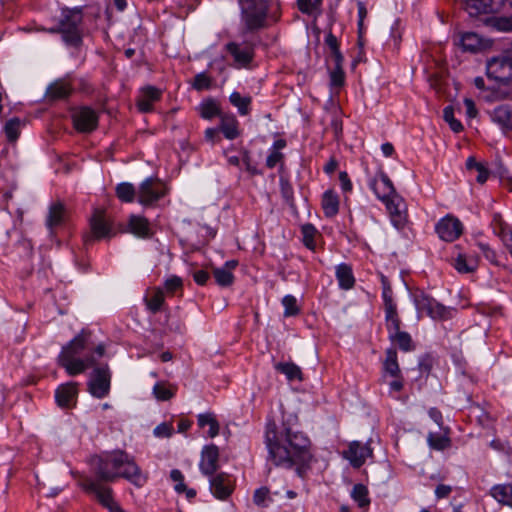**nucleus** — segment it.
I'll list each match as a JSON object with an SVG mask.
<instances>
[{"instance_id":"f257e3e1","label":"nucleus","mask_w":512,"mask_h":512,"mask_svg":"<svg viewBox=\"0 0 512 512\" xmlns=\"http://www.w3.org/2000/svg\"><path fill=\"white\" fill-rule=\"evenodd\" d=\"M265 444L268 449V459L277 467L295 468L300 478H305L311 469L313 455L310 451V439L302 432L284 427L277 431L274 421L266 424Z\"/></svg>"},{"instance_id":"f03ea898","label":"nucleus","mask_w":512,"mask_h":512,"mask_svg":"<svg viewBox=\"0 0 512 512\" xmlns=\"http://www.w3.org/2000/svg\"><path fill=\"white\" fill-rule=\"evenodd\" d=\"M90 465L96 477L104 482L124 478L133 485L142 487L148 479L136 464L134 457L120 449L92 456Z\"/></svg>"},{"instance_id":"7ed1b4c3","label":"nucleus","mask_w":512,"mask_h":512,"mask_svg":"<svg viewBox=\"0 0 512 512\" xmlns=\"http://www.w3.org/2000/svg\"><path fill=\"white\" fill-rule=\"evenodd\" d=\"M83 22V8H63L57 28L50 29L51 33H60L66 45L79 47L82 44L81 24Z\"/></svg>"},{"instance_id":"20e7f679","label":"nucleus","mask_w":512,"mask_h":512,"mask_svg":"<svg viewBox=\"0 0 512 512\" xmlns=\"http://www.w3.org/2000/svg\"><path fill=\"white\" fill-rule=\"evenodd\" d=\"M243 19L251 31L258 30L265 25L268 12L266 0H240Z\"/></svg>"},{"instance_id":"39448f33","label":"nucleus","mask_w":512,"mask_h":512,"mask_svg":"<svg viewBox=\"0 0 512 512\" xmlns=\"http://www.w3.org/2000/svg\"><path fill=\"white\" fill-rule=\"evenodd\" d=\"M414 301L419 312H425L434 320L451 319L456 312L455 309L444 306L424 292L415 294Z\"/></svg>"},{"instance_id":"423d86ee","label":"nucleus","mask_w":512,"mask_h":512,"mask_svg":"<svg viewBox=\"0 0 512 512\" xmlns=\"http://www.w3.org/2000/svg\"><path fill=\"white\" fill-rule=\"evenodd\" d=\"M90 233L83 236V241L86 246L91 244L94 240H101L109 238L113 235L112 223L109 220L106 212L102 209H95L89 222Z\"/></svg>"},{"instance_id":"0eeeda50","label":"nucleus","mask_w":512,"mask_h":512,"mask_svg":"<svg viewBox=\"0 0 512 512\" xmlns=\"http://www.w3.org/2000/svg\"><path fill=\"white\" fill-rule=\"evenodd\" d=\"M385 326L388 332L389 341L396 345L403 352H410L415 349L411 335L401 330V319L398 315L385 317Z\"/></svg>"},{"instance_id":"6e6552de","label":"nucleus","mask_w":512,"mask_h":512,"mask_svg":"<svg viewBox=\"0 0 512 512\" xmlns=\"http://www.w3.org/2000/svg\"><path fill=\"white\" fill-rule=\"evenodd\" d=\"M486 75L499 84H509L512 81V57L502 54L489 59Z\"/></svg>"},{"instance_id":"1a4fd4ad","label":"nucleus","mask_w":512,"mask_h":512,"mask_svg":"<svg viewBox=\"0 0 512 512\" xmlns=\"http://www.w3.org/2000/svg\"><path fill=\"white\" fill-rule=\"evenodd\" d=\"M102 482L98 478L94 480L90 477H82L79 485L87 494L93 495L103 507L109 509L117 502L113 498L112 488Z\"/></svg>"},{"instance_id":"9d476101","label":"nucleus","mask_w":512,"mask_h":512,"mask_svg":"<svg viewBox=\"0 0 512 512\" xmlns=\"http://www.w3.org/2000/svg\"><path fill=\"white\" fill-rule=\"evenodd\" d=\"M167 194L165 184L158 178L148 177L140 185L137 191L138 202L143 206H151Z\"/></svg>"},{"instance_id":"9b49d317","label":"nucleus","mask_w":512,"mask_h":512,"mask_svg":"<svg viewBox=\"0 0 512 512\" xmlns=\"http://www.w3.org/2000/svg\"><path fill=\"white\" fill-rule=\"evenodd\" d=\"M87 386L89 393L97 399L108 396L111 386V372L107 364L93 369Z\"/></svg>"},{"instance_id":"f8f14e48","label":"nucleus","mask_w":512,"mask_h":512,"mask_svg":"<svg viewBox=\"0 0 512 512\" xmlns=\"http://www.w3.org/2000/svg\"><path fill=\"white\" fill-rule=\"evenodd\" d=\"M383 378L386 375L393 378L389 382L391 391L400 392L404 387V379L398 363V355L395 347H390L385 352V359L382 363Z\"/></svg>"},{"instance_id":"ddd939ff","label":"nucleus","mask_w":512,"mask_h":512,"mask_svg":"<svg viewBox=\"0 0 512 512\" xmlns=\"http://www.w3.org/2000/svg\"><path fill=\"white\" fill-rule=\"evenodd\" d=\"M435 231L441 240L453 242L462 235L463 225L457 217L448 214L437 222Z\"/></svg>"},{"instance_id":"4468645a","label":"nucleus","mask_w":512,"mask_h":512,"mask_svg":"<svg viewBox=\"0 0 512 512\" xmlns=\"http://www.w3.org/2000/svg\"><path fill=\"white\" fill-rule=\"evenodd\" d=\"M74 128L81 133H91L98 127L99 116L95 110L83 106L72 114Z\"/></svg>"},{"instance_id":"2eb2a0df","label":"nucleus","mask_w":512,"mask_h":512,"mask_svg":"<svg viewBox=\"0 0 512 512\" xmlns=\"http://www.w3.org/2000/svg\"><path fill=\"white\" fill-rule=\"evenodd\" d=\"M369 187L382 202L398 195L391 179L382 170H380L375 177L370 180Z\"/></svg>"},{"instance_id":"dca6fc26","label":"nucleus","mask_w":512,"mask_h":512,"mask_svg":"<svg viewBox=\"0 0 512 512\" xmlns=\"http://www.w3.org/2000/svg\"><path fill=\"white\" fill-rule=\"evenodd\" d=\"M373 450L369 443H361L353 441L349 444L348 449L343 452L344 458L349 460L354 468H360L367 458L372 457Z\"/></svg>"},{"instance_id":"f3484780","label":"nucleus","mask_w":512,"mask_h":512,"mask_svg":"<svg viewBox=\"0 0 512 512\" xmlns=\"http://www.w3.org/2000/svg\"><path fill=\"white\" fill-rule=\"evenodd\" d=\"M96 363L97 358L93 355H86L84 358L58 356V364L63 367L70 376L81 374L87 368L96 365Z\"/></svg>"},{"instance_id":"a211bd4d","label":"nucleus","mask_w":512,"mask_h":512,"mask_svg":"<svg viewBox=\"0 0 512 512\" xmlns=\"http://www.w3.org/2000/svg\"><path fill=\"white\" fill-rule=\"evenodd\" d=\"M383 203L390 214L392 224L398 230L403 229L408 222V215L402 197L397 195Z\"/></svg>"},{"instance_id":"6ab92c4d","label":"nucleus","mask_w":512,"mask_h":512,"mask_svg":"<svg viewBox=\"0 0 512 512\" xmlns=\"http://www.w3.org/2000/svg\"><path fill=\"white\" fill-rule=\"evenodd\" d=\"M461 46L462 50L470 53H479L490 48L492 43L490 40L483 38L475 32H464L459 34L456 42Z\"/></svg>"},{"instance_id":"aec40b11","label":"nucleus","mask_w":512,"mask_h":512,"mask_svg":"<svg viewBox=\"0 0 512 512\" xmlns=\"http://www.w3.org/2000/svg\"><path fill=\"white\" fill-rule=\"evenodd\" d=\"M227 52L241 67H247L254 59V45L249 42H229L226 45Z\"/></svg>"},{"instance_id":"412c9836","label":"nucleus","mask_w":512,"mask_h":512,"mask_svg":"<svg viewBox=\"0 0 512 512\" xmlns=\"http://www.w3.org/2000/svg\"><path fill=\"white\" fill-rule=\"evenodd\" d=\"M210 490L220 500L227 499L234 490L233 480L227 473L221 472L210 476Z\"/></svg>"},{"instance_id":"4be33fe9","label":"nucleus","mask_w":512,"mask_h":512,"mask_svg":"<svg viewBox=\"0 0 512 512\" xmlns=\"http://www.w3.org/2000/svg\"><path fill=\"white\" fill-rule=\"evenodd\" d=\"M219 449L216 445L205 446L201 453L200 471L206 476H212L219 467Z\"/></svg>"},{"instance_id":"5701e85b","label":"nucleus","mask_w":512,"mask_h":512,"mask_svg":"<svg viewBox=\"0 0 512 512\" xmlns=\"http://www.w3.org/2000/svg\"><path fill=\"white\" fill-rule=\"evenodd\" d=\"M90 336L91 333L89 331L82 330L62 348L59 356L79 358L78 356L88 349Z\"/></svg>"},{"instance_id":"b1692460","label":"nucleus","mask_w":512,"mask_h":512,"mask_svg":"<svg viewBox=\"0 0 512 512\" xmlns=\"http://www.w3.org/2000/svg\"><path fill=\"white\" fill-rule=\"evenodd\" d=\"M73 92V83L69 76L60 78L51 83L46 90V97L49 100H63L67 99Z\"/></svg>"},{"instance_id":"393cba45","label":"nucleus","mask_w":512,"mask_h":512,"mask_svg":"<svg viewBox=\"0 0 512 512\" xmlns=\"http://www.w3.org/2000/svg\"><path fill=\"white\" fill-rule=\"evenodd\" d=\"M77 395L78 384L76 382L62 384L55 391L56 403L62 408H70L76 404Z\"/></svg>"},{"instance_id":"a878e982","label":"nucleus","mask_w":512,"mask_h":512,"mask_svg":"<svg viewBox=\"0 0 512 512\" xmlns=\"http://www.w3.org/2000/svg\"><path fill=\"white\" fill-rule=\"evenodd\" d=\"M142 94L137 100L139 111L148 113L153 110V104L162 97V91L154 86H146L142 89Z\"/></svg>"},{"instance_id":"bb28decb","label":"nucleus","mask_w":512,"mask_h":512,"mask_svg":"<svg viewBox=\"0 0 512 512\" xmlns=\"http://www.w3.org/2000/svg\"><path fill=\"white\" fill-rule=\"evenodd\" d=\"M68 219L66 207L61 202L52 203L46 218V226L52 231L55 227L63 225Z\"/></svg>"},{"instance_id":"cd10ccee","label":"nucleus","mask_w":512,"mask_h":512,"mask_svg":"<svg viewBox=\"0 0 512 512\" xmlns=\"http://www.w3.org/2000/svg\"><path fill=\"white\" fill-rule=\"evenodd\" d=\"M238 261H226L222 267L213 269V276L216 283L222 287H228L234 282V275L232 271L237 267Z\"/></svg>"},{"instance_id":"c85d7f7f","label":"nucleus","mask_w":512,"mask_h":512,"mask_svg":"<svg viewBox=\"0 0 512 512\" xmlns=\"http://www.w3.org/2000/svg\"><path fill=\"white\" fill-rule=\"evenodd\" d=\"M380 280L382 285V299L384 304L385 317L398 315L397 305L393 299V290L390 281L383 274H381Z\"/></svg>"},{"instance_id":"c756f323","label":"nucleus","mask_w":512,"mask_h":512,"mask_svg":"<svg viewBox=\"0 0 512 512\" xmlns=\"http://www.w3.org/2000/svg\"><path fill=\"white\" fill-rule=\"evenodd\" d=\"M129 231L139 238H150L153 233L147 218L131 215L128 221Z\"/></svg>"},{"instance_id":"7c9ffc66","label":"nucleus","mask_w":512,"mask_h":512,"mask_svg":"<svg viewBox=\"0 0 512 512\" xmlns=\"http://www.w3.org/2000/svg\"><path fill=\"white\" fill-rule=\"evenodd\" d=\"M339 197L337 193L329 189L322 195L321 206L325 217L332 218L339 212Z\"/></svg>"},{"instance_id":"2f4dec72","label":"nucleus","mask_w":512,"mask_h":512,"mask_svg":"<svg viewBox=\"0 0 512 512\" xmlns=\"http://www.w3.org/2000/svg\"><path fill=\"white\" fill-rule=\"evenodd\" d=\"M336 278L339 287L343 290L352 289L355 285V277L353 275L352 267L346 263H341L336 266Z\"/></svg>"},{"instance_id":"473e14b6","label":"nucleus","mask_w":512,"mask_h":512,"mask_svg":"<svg viewBox=\"0 0 512 512\" xmlns=\"http://www.w3.org/2000/svg\"><path fill=\"white\" fill-rule=\"evenodd\" d=\"M219 131L229 140L237 138L240 134L237 118L234 115H223L221 117Z\"/></svg>"},{"instance_id":"72a5a7b5","label":"nucleus","mask_w":512,"mask_h":512,"mask_svg":"<svg viewBox=\"0 0 512 512\" xmlns=\"http://www.w3.org/2000/svg\"><path fill=\"white\" fill-rule=\"evenodd\" d=\"M229 101L232 106L237 108L241 116H247L251 112L252 97L242 96L238 91H233L229 96Z\"/></svg>"},{"instance_id":"f704fd0d","label":"nucleus","mask_w":512,"mask_h":512,"mask_svg":"<svg viewBox=\"0 0 512 512\" xmlns=\"http://www.w3.org/2000/svg\"><path fill=\"white\" fill-rule=\"evenodd\" d=\"M490 494L499 503L512 507V484L494 485Z\"/></svg>"},{"instance_id":"c9c22d12","label":"nucleus","mask_w":512,"mask_h":512,"mask_svg":"<svg viewBox=\"0 0 512 512\" xmlns=\"http://www.w3.org/2000/svg\"><path fill=\"white\" fill-rule=\"evenodd\" d=\"M465 9L471 16L486 14L493 10V0H466Z\"/></svg>"},{"instance_id":"e433bc0d","label":"nucleus","mask_w":512,"mask_h":512,"mask_svg":"<svg viewBox=\"0 0 512 512\" xmlns=\"http://www.w3.org/2000/svg\"><path fill=\"white\" fill-rule=\"evenodd\" d=\"M287 142L285 139H278L273 143L270 154L266 159V166L273 169L277 164L283 163L284 154L280 151L285 148Z\"/></svg>"},{"instance_id":"4c0bfd02","label":"nucleus","mask_w":512,"mask_h":512,"mask_svg":"<svg viewBox=\"0 0 512 512\" xmlns=\"http://www.w3.org/2000/svg\"><path fill=\"white\" fill-rule=\"evenodd\" d=\"M144 301L147 306V309L150 312H152L154 314L159 312L164 304V301H165L163 290L161 288L153 289L151 291L150 296H146Z\"/></svg>"},{"instance_id":"58836bf2","label":"nucleus","mask_w":512,"mask_h":512,"mask_svg":"<svg viewBox=\"0 0 512 512\" xmlns=\"http://www.w3.org/2000/svg\"><path fill=\"white\" fill-rule=\"evenodd\" d=\"M198 425L200 428L209 427L208 436L210 438H214L219 434L220 425L213 413L199 414Z\"/></svg>"},{"instance_id":"ea45409f","label":"nucleus","mask_w":512,"mask_h":512,"mask_svg":"<svg viewBox=\"0 0 512 512\" xmlns=\"http://www.w3.org/2000/svg\"><path fill=\"white\" fill-rule=\"evenodd\" d=\"M115 194L120 201L131 203L135 200L137 191L133 184L129 182H122L116 186Z\"/></svg>"},{"instance_id":"a19ab883","label":"nucleus","mask_w":512,"mask_h":512,"mask_svg":"<svg viewBox=\"0 0 512 512\" xmlns=\"http://www.w3.org/2000/svg\"><path fill=\"white\" fill-rule=\"evenodd\" d=\"M276 371L284 374L289 381L302 380V371L299 366L292 362L277 363L275 365Z\"/></svg>"},{"instance_id":"79ce46f5","label":"nucleus","mask_w":512,"mask_h":512,"mask_svg":"<svg viewBox=\"0 0 512 512\" xmlns=\"http://www.w3.org/2000/svg\"><path fill=\"white\" fill-rule=\"evenodd\" d=\"M22 126L23 122L18 117L9 119L5 123L3 130L9 142L13 143L19 138Z\"/></svg>"},{"instance_id":"37998d69","label":"nucleus","mask_w":512,"mask_h":512,"mask_svg":"<svg viewBox=\"0 0 512 512\" xmlns=\"http://www.w3.org/2000/svg\"><path fill=\"white\" fill-rule=\"evenodd\" d=\"M351 497L360 508H368L370 505L369 491L363 484H355L353 486Z\"/></svg>"},{"instance_id":"c03bdc74","label":"nucleus","mask_w":512,"mask_h":512,"mask_svg":"<svg viewBox=\"0 0 512 512\" xmlns=\"http://www.w3.org/2000/svg\"><path fill=\"white\" fill-rule=\"evenodd\" d=\"M199 114L203 119L210 120L220 115V107L214 99H207L200 104Z\"/></svg>"},{"instance_id":"a18cd8bd","label":"nucleus","mask_w":512,"mask_h":512,"mask_svg":"<svg viewBox=\"0 0 512 512\" xmlns=\"http://www.w3.org/2000/svg\"><path fill=\"white\" fill-rule=\"evenodd\" d=\"M325 45L330 49L334 62H344L338 39L331 31L325 37Z\"/></svg>"},{"instance_id":"49530a36","label":"nucleus","mask_w":512,"mask_h":512,"mask_svg":"<svg viewBox=\"0 0 512 512\" xmlns=\"http://www.w3.org/2000/svg\"><path fill=\"white\" fill-rule=\"evenodd\" d=\"M428 444L432 449L442 451L450 447L451 440L446 435H441L438 433H429Z\"/></svg>"},{"instance_id":"de8ad7c7","label":"nucleus","mask_w":512,"mask_h":512,"mask_svg":"<svg viewBox=\"0 0 512 512\" xmlns=\"http://www.w3.org/2000/svg\"><path fill=\"white\" fill-rule=\"evenodd\" d=\"M335 67L330 72V84L333 88H340L345 83V73L343 70V62H334Z\"/></svg>"},{"instance_id":"09e8293b","label":"nucleus","mask_w":512,"mask_h":512,"mask_svg":"<svg viewBox=\"0 0 512 512\" xmlns=\"http://www.w3.org/2000/svg\"><path fill=\"white\" fill-rule=\"evenodd\" d=\"M273 501L270 490L263 486L255 490L253 502L258 507H267Z\"/></svg>"},{"instance_id":"8fccbe9b","label":"nucleus","mask_w":512,"mask_h":512,"mask_svg":"<svg viewBox=\"0 0 512 512\" xmlns=\"http://www.w3.org/2000/svg\"><path fill=\"white\" fill-rule=\"evenodd\" d=\"M282 305L284 307V316L292 317L300 313V308L297 304V299L293 295H286L282 299Z\"/></svg>"},{"instance_id":"3c124183","label":"nucleus","mask_w":512,"mask_h":512,"mask_svg":"<svg viewBox=\"0 0 512 512\" xmlns=\"http://www.w3.org/2000/svg\"><path fill=\"white\" fill-rule=\"evenodd\" d=\"M303 236V244L308 248L313 250L315 248V235L317 233L316 228L312 224H305L301 229Z\"/></svg>"},{"instance_id":"603ef678","label":"nucleus","mask_w":512,"mask_h":512,"mask_svg":"<svg viewBox=\"0 0 512 512\" xmlns=\"http://www.w3.org/2000/svg\"><path fill=\"white\" fill-rule=\"evenodd\" d=\"M443 118L449 124L452 131L459 133L463 130V125L454 117V109L452 106H447L443 110Z\"/></svg>"},{"instance_id":"864d4df0","label":"nucleus","mask_w":512,"mask_h":512,"mask_svg":"<svg viewBox=\"0 0 512 512\" xmlns=\"http://www.w3.org/2000/svg\"><path fill=\"white\" fill-rule=\"evenodd\" d=\"M297 5L302 13L311 15L320 9L322 0H297Z\"/></svg>"},{"instance_id":"5fc2aeb1","label":"nucleus","mask_w":512,"mask_h":512,"mask_svg":"<svg viewBox=\"0 0 512 512\" xmlns=\"http://www.w3.org/2000/svg\"><path fill=\"white\" fill-rule=\"evenodd\" d=\"M153 393L160 401H167L174 396V392L163 383H157L153 388Z\"/></svg>"},{"instance_id":"6e6d98bb","label":"nucleus","mask_w":512,"mask_h":512,"mask_svg":"<svg viewBox=\"0 0 512 512\" xmlns=\"http://www.w3.org/2000/svg\"><path fill=\"white\" fill-rule=\"evenodd\" d=\"M211 86V78L205 73H198L194 77L193 88L202 91L207 90Z\"/></svg>"},{"instance_id":"4d7b16f0","label":"nucleus","mask_w":512,"mask_h":512,"mask_svg":"<svg viewBox=\"0 0 512 512\" xmlns=\"http://www.w3.org/2000/svg\"><path fill=\"white\" fill-rule=\"evenodd\" d=\"M170 478L173 482H175L174 489L177 493H182L183 490H186V485L184 483V475L178 469H173L170 473Z\"/></svg>"},{"instance_id":"13d9d810","label":"nucleus","mask_w":512,"mask_h":512,"mask_svg":"<svg viewBox=\"0 0 512 512\" xmlns=\"http://www.w3.org/2000/svg\"><path fill=\"white\" fill-rule=\"evenodd\" d=\"M164 287L168 293L173 294L178 290H182L183 281L180 277L174 275L165 281Z\"/></svg>"},{"instance_id":"bf43d9fd","label":"nucleus","mask_w":512,"mask_h":512,"mask_svg":"<svg viewBox=\"0 0 512 512\" xmlns=\"http://www.w3.org/2000/svg\"><path fill=\"white\" fill-rule=\"evenodd\" d=\"M494 221L496 222H499V225H500V228H501V237H502V240L505 244V246L507 247V249L509 250L511 256H512V231H508V232H505L504 230V227H503V222H502V219H501V216L500 215H495L494 216Z\"/></svg>"},{"instance_id":"052dcab7","label":"nucleus","mask_w":512,"mask_h":512,"mask_svg":"<svg viewBox=\"0 0 512 512\" xmlns=\"http://www.w3.org/2000/svg\"><path fill=\"white\" fill-rule=\"evenodd\" d=\"M454 268L459 273H470L474 271V267L467 263L466 258L463 255H459L454 262Z\"/></svg>"},{"instance_id":"680f3d73","label":"nucleus","mask_w":512,"mask_h":512,"mask_svg":"<svg viewBox=\"0 0 512 512\" xmlns=\"http://www.w3.org/2000/svg\"><path fill=\"white\" fill-rule=\"evenodd\" d=\"M210 278L209 273L206 270H197L193 273V279L196 284L204 286Z\"/></svg>"},{"instance_id":"e2e57ef3","label":"nucleus","mask_w":512,"mask_h":512,"mask_svg":"<svg viewBox=\"0 0 512 512\" xmlns=\"http://www.w3.org/2000/svg\"><path fill=\"white\" fill-rule=\"evenodd\" d=\"M339 181L344 192H350L352 190V183L346 171L339 173Z\"/></svg>"},{"instance_id":"0e129e2a","label":"nucleus","mask_w":512,"mask_h":512,"mask_svg":"<svg viewBox=\"0 0 512 512\" xmlns=\"http://www.w3.org/2000/svg\"><path fill=\"white\" fill-rule=\"evenodd\" d=\"M171 433L172 428L166 423H162L154 429V434L159 437H169Z\"/></svg>"},{"instance_id":"69168bd1","label":"nucleus","mask_w":512,"mask_h":512,"mask_svg":"<svg viewBox=\"0 0 512 512\" xmlns=\"http://www.w3.org/2000/svg\"><path fill=\"white\" fill-rule=\"evenodd\" d=\"M489 445L492 449L496 451L509 453V451L511 450V447L508 445V443L502 442L499 439H493Z\"/></svg>"},{"instance_id":"338daca9","label":"nucleus","mask_w":512,"mask_h":512,"mask_svg":"<svg viewBox=\"0 0 512 512\" xmlns=\"http://www.w3.org/2000/svg\"><path fill=\"white\" fill-rule=\"evenodd\" d=\"M338 166H339V163H338L337 159L334 156H332L329 158L328 162L324 165L323 171L327 175H331L337 170Z\"/></svg>"},{"instance_id":"774afa93","label":"nucleus","mask_w":512,"mask_h":512,"mask_svg":"<svg viewBox=\"0 0 512 512\" xmlns=\"http://www.w3.org/2000/svg\"><path fill=\"white\" fill-rule=\"evenodd\" d=\"M452 491V487L445 484H439L435 489V495L438 499L448 497Z\"/></svg>"}]
</instances>
